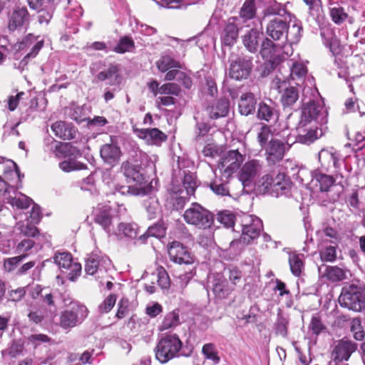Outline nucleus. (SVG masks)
Returning <instances> with one entry per match:
<instances>
[{"label":"nucleus","mask_w":365,"mask_h":365,"mask_svg":"<svg viewBox=\"0 0 365 365\" xmlns=\"http://www.w3.org/2000/svg\"><path fill=\"white\" fill-rule=\"evenodd\" d=\"M327 123V113L319 103L314 100L304 103L296 127V143L304 145L314 143L324 135L327 128H323L322 125Z\"/></svg>","instance_id":"f257e3e1"},{"label":"nucleus","mask_w":365,"mask_h":365,"mask_svg":"<svg viewBox=\"0 0 365 365\" xmlns=\"http://www.w3.org/2000/svg\"><path fill=\"white\" fill-rule=\"evenodd\" d=\"M154 351L156 359L161 364H165L175 358L191 356L193 347L183 346L179 336L176 334H171L163 336L158 341Z\"/></svg>","instance_id":"f03ea898"},{"label":"nucleus","mask_w":365,"mask_h":365,"mask_svg":"<svg viewBox=\"0 0 365 365\" xmlns=\"http://www.w3.org/2000/svg\"><path fill=\"white\" fill-rule=\"evenodd\" d=\"M259 185L264 192L279 197L282 195H290L292 182L284 172L279 171L274 176L270 173L262 176L259 180Z\"/></svg>","instance_id":"7ed1b4c3"},{"label":"nucleus","mask_w":365,"mask_h":365,"mask_svg":"<svg viewBox=\"0 0 365 365\" xmlns=\"http://www.w3.org/2000/svg\"><path fill=\"white\" fill-rule=\"evenodd\" d=\"M338 300L342 307L357 312H365V287L354 284L345 285Z\"/></svg>","instance_id":"20e7f679"},{"label":"nucleus","mask_w":365,"mask_h":365,"mask_svg":"<svg viewBox=\"0 0 365 365\" xmlns=\"http://www.w3.org/2000/svg\"><path fill=\"white\" fill-rule=\"evenodd\" d=\"M185 221L198 229L210 228L214 222V215L197 202H193L184 214Z\"/></svg>","instance_id":"39448f33"},{"label":"nucleus","mask_w":365,"mask_h":365,"mask_svg":"<svg viewBox=\"0 0 365 365\" xmlns=\"http://www.w3.org/2000/svg\"><path fill=\"white\" fill-rule=\"evenodd\" d=\"M88 309L78 302L71 303L70 307L61 313L60 326L63 329H70L81 324L88 317Z\"/></svg>","instance_id":"423d86ee"},{"label":"nucleus","mask_w":365,"mask_h":365,"mask_svg":"<svg viewBox=\"0 0 365 365\" xmlns=\"http://www.w3.org/2000/svg\"><path fill=\"white\" fill-rule=\"evenodd\" d=\"M239 226L245 242H252L257 239L262 230V221L257 217L244 214L240 216Z\"/></svg>","instance_id":"0eeeda50"},{"label":"nucleus","mask_w":365,"mask_h":365,"mask_svg":"<svg viewBox=\"0 0 365 365\" xmlns=\"http://www.w3.org/2000/svg\"><path fill=\"white\" fill-rule=\"evenodd\" d=\"M90 71L92 76L99 81L109 80L111 85L120 83L121 76L119 74V68L116 65L110 64L108 68H106L105 65L101 61H98L91 64Z\"/></svg>","instance_id":"6e6552de"},{"label":"nucleus","mask_w":365,"mask_h":365,"mask_svg":"<svg viewBox=\"0 0 365 365\" xmlns=\"http://www.w3.org/2000/svg\"><path fill=\"white\" fill-rule=\"evenodd\" d=\"M14 168V173L18 178V183L16 184V188L11 187L10 192L12 190L14 196H12L9 193V196L6 197V202L10 204L12 207H16L19 209H26L33 202L31 198L27 197L24 194L16 192V189H19L22 187L21 179L24 177V174H21L18 165L13 160H8Z\"/></svg>","instance_id":"1a4fd4ad"},{"label":"nucleus","mask_w":365,"mask_h":365,"mask_svg":"<svg viewBox=\"0 0 365 365\" xmlns=\"http://www.w3.org/2000/svg\"><path fill=\"white\" fill-rule=\"evenodd\" d=\"M54 262L61 269L62 272H68V278L70 281H75L81 273V264L73 261L71 253L67 252H58L53 257Z\"/></svg>","instance_id":"9d476101"},{"label":"nucleus","mask_w":365,"mask_h":365,"mask_svg":"<svg viewBox=\"0 0 365 365\" xmlns=\"http://www.w3.org/2000/svg\"><path fill=\"white\" fill-rule=\"evenodd\" d=\"M207 289L211 290L219 299L227 298L232 292L227 279L222 273H210L207 276Z\"/></svg>","instance_id":"9b49d317"},{"label":"nucleus","mask_w":365,"mask_h":365,"mask_svg":"<svg viewBox=\"0 0 365 365\" xmlns=\"http://www.w3.org/2000/svg\"><path fill=\"white\" fill-rule=\"evenodd\" d=\"M244 160L243 155L237 150H232L225 153L218 164L220 173L232 177Z\"/></svg>","instance_id":"f8f14e48"},{"label":"nucleus","mask_w":365,"mask_h":365,"mask_svg":"<svg viewBox=\"0 0 365 365\" xmlns=\"http://www.w3.org/2000/svg\"><path fill=\"white\" fill-rule=\"evenodd\" d=\"M263 170V162L252 159L247 161L241 168L238 178L243 188L250 185Z\"/></svg>","instance_id":"ddd939ff"},{"label":"nucleus","mask_w":365,"mask_h":365,"mask_svg":"<svg viewBox=\"0 0 365 365\" xmlns=\"http://www.w3.org/2000/svg\"><path fill=\"white\" fill-rule=\"evenodd\" d=\"M189 196L181 185L173 179L170 187L168 189L167 204L173 210H182L189 200Z\"/></svg>","instance_id":"4468645a"},{"label":"nucleus","mask_w":365,"mask_h":365,"mask_svg":"<svg viewBox=\"0 0 365 365\" xmlns=\"http://www.w3.org/2000/svg\"><path fill=\"white\" fill-rule=\"evenodd\" d=\"M339 155L332 147L322 148L318 153V160L320 163L321 170L329 172L331 169H334V173H340L341 162Z\"/></svg>","instance_id":"2eb2a0df"},{"label":"nucleus","mask_w":365,"mask_h":365,"mask_svg":"<svg viewBox=\"0 0 365 365\" xmlns=\"http://www.w3.org/2000/svg\"><path fill=\"white\" fill-rule=\"evenodd\" d=\"M8 29L10 31L26 28L31 21V16L25 6H16L8 16Z\"/></svg>","instance_id":"dca6fc26"},{"label":"nucleus","mask_w":365,"mask_h":365,"mask_svg":"<svg viewBox=\"0 0 365 365\" xmlns=\"http://www.w3.org/2000/svg\"><path fill=\"white\" fill-rule=\"evenodd\" d=\"M289 145L278 139H271L262 149L265 151L266 159L269 164L279 163L284 156Z\"/></svg>","instance_id":"f3484780"},{"label":"nucleus","mask_w":365,"mask_h":365,"mask_svg":"<svg viewBox=\"0 0 365 365\" xmlns=\"http://www.w3.org/2000/svg\"><path fill=\"white\" fill-rule=\"evenodd\" d=\"M110 264L111 262L108 257L92 253L86 260L85 272L90 275L96 274L98 277H100V274L105 273Z\"/></svg>","instance_id":"a211bd4d"},{"label":"nucleus","mask_w":365,"mask_h":365,"mask_svg":"<svg viewBox=\"0 0 365 365\" xmlns=\"http://www.w3.org/2000/svg\"><path fill=\"white\" fill-rule=\"evenodd\" d=\"M312 181H315L316 185H319V190L324 192H328L335 182L341 187H344L346 179L341 173H335V178H334L331 175L322 173L319 168H318L313 173Z\"/></svg>","instance_id":"6ab92c4d"},{"label":"nucleus","mask_w":365,"mask_h":365,"mask_svg":"<svg viewBox=\"0 0 365 365\" xmlns=\"http://www.w3.org/2000/svg\"><path fill=\"white\" fill-rule=\"evenodd\" d=\"M168 252L170 259L176 264H190L193 262L190 251L180 242L174 241L170 243Z\"/></svg>","instance_id":"aec40b11"},{"label":"nucleus","mask_w":365,"mask_h":365,"mask_svg":"<svg viewBox=\"0 0 365 365\" xmlns=\"http://www.w3.org/2000/svg\"><path fill=\"white\" fill-rule=\"evenodd\" d=\"M252 68V63L250 59L237 58L231 63L229 75L230 78L237 81L246 79L250 76Z\"/></svg>","instance_id":"412c9836"},{"label":"nucleus","mask_w":365,"mask_h":365,"mask_svg":"<svg viewBox=\"0 0 365 365\" xmlns=\"http://www.w3.org/2000/svg\"><path fill=\"white\" fill-rule=\"evenodd\" d=\"M285 47H260L259 53L262 58L269 62L272 67L277 66L280 62L287 59L289 51H284ZM292 50V47H286Z\"/></svg>","instance_id":"4be33fe9"},{"label":"nucleus","mask_w":365,"mask_h":365,"mask_svg":"<svg viewBox=\"0 0 365 365\" xmlns=\"http://www.w3.org/2000/svg\"><path fill=\"white\" fill-rule=\"evenodd\" d=\"M356 349L357 344L355 342L342 339L335 344L331 355L334 361H348Z\"/></svg>","instance_id":"5701e85b"},{"label":"nucleus","mask_w":365,"mask_h":365,"mask_svg":"<svg viewBox=\"0 0 365 365\" xmlns=\"http://www.w3.org/2000/svg\"><path fill=\"white\" fill-rule=\"evenodd\" d=\"M275 88L282 93L281 102L284 106H292L299 98V91L297 87L288 85L286 81L277 78Z\"/></svg>","instance_id":"b1692460"},{"label":"nucleus","mask_w":365,"mask_h":365,"mask_svg":"<svg viewBox=\"0 0 365 365\" xmlns=\"http://www.w3.org/2000/svg\"><path fill=\"white\" fill-rule=\"evenodd\" d=\"M214 173L215 178L208 185L210 190L217 196H231L230 184L232 177L221 173L218 175L216 171Z\"/></svg>","instance_id":"393cba45"},{"label":"nucleus","mask_w":365,"mask_h":365,"mask_svg":"<svg viewBox=\"0 0 365 365\" xmlns=\"http://www.w3.org/2000/svg\"><path fill=\"white\" fill-rule=\"evenodd\" d=\"M91 113V106L86 104L80 106L73 102L64 108L65 116L76 121L78 124L86 122Z\"/></svg>","instance_id":"a878e982"},{"label":"nucleus","mask_w":365,"mask_h":365,"mask_svg":"<svg viewBox=\"0 0 365 365\" xmlns=\"http://www.w3.org/2000/svg\"><path fill=\"white\" fill-rule=\"evenodd\" d=\"M114 211L108 206L100 210L95 216V222L99 225L108 235L115 233L113 225Z\"/></svg>","instance_id":"bb28decb"},{"label":"nucleus","mask_w":365,"mask_h":365,"mask_svg":"<svg viewBox=\"0 0 365 365\" xmlns=\"http://www.w3.org/2000/svg\"><path fill=\"white\" fill-rule=\"evenodd\" d=\"M182 42L184 43L188 44H200V46H210V44H215V41L213 38L207 36L206 34H200L197 36H193L192 38H189L186 40H181L180 38L165 36L162 39L161 43L164 45H171V44H179Z\"/></svg>","instance_id":"cd10ccee"},{"label":"nucleus","mask_w":365,"mask_h":365,"mask_svg":"<svg viewBox=\"0 0 365 365\" xmlns=\"http://www.w3.org/2000/svg\"><path fill=\"white\" fill-rule=\"evenodd\" d=\"M288 17L289 26L287 25V30L286 31V39L287 43L292 46L299 42L302 36L303 29L302 22L297 19L294 16L288 14Z\"/></svg>","instance_id":"c85d7f7f"},{"label":"nucleus","mask_w":365,"mask_h":365,"mask_svg":"<svg viewBox=\"0 0 365 365\" xmlns=\"http://www.w3.org/2000/svg\"><path fill=\"white\" fill-rule=\"evenodd\" d=\"M244 46H276L264 37L261 29H252L242 36Z\"/></svg>","instance_id":"c756f323"},{"label":"nucleus","mask_w":365,"mask_h":365,"mask_svg":"<svg viewBox=\"0 0 365 365\" xmlns=\"http://www.w3.org/2000/svg\"><path fill=\"white\" fill-rule=\"evenodd\" d=\"M287 19L274 18L271 20L266 28L267 35L274 41L279 40L287 30Z\"/></svg>","instance_id":"7c9ffc66"},{"label":"nucleus","mask_w":365,"mask_h":365,"mask_svg":"<svg viewBox=\"0 0 365 365\" xmlns=\"http://www.w3.org/2000/svg\"><path fill=\"white\" fill-rule=\"evenodd\" d=\"M319 274L322 278L336 282L346 278L344 271L336 266H328L322 264L318 267Z\"/></svg>","instance_id":"2f4dec72"},{"label":"nucleus","mask_w":365,"mask_h":365,"mask_svg":"<svg viewBox=\"0 0 365 365\" xmlns=\"http://www.w3.org/2000/svg\"><path fill=\"white\" fill-rule=\"evenodd\" d=\"M55 135L63 140H72L75 138L77 129L71 123L65 121H57L51 125Z\"/></svg>","instance_id":"473e14b6"},{"label":"nucleus","mask_w":365,"mask_h":365,"mask_svg":"<svg viewBox=\"0 0 365 365\" xmlns=\"http://www.w3.org/2000/svg\"><path fill=\"white\" fill-rule=\"evenodd\" d=\"M138 132L140 138L151 145H160L167 139L166 135L158 128H143Z\"/></svg>","instance_id":"72a5a7b5"},{"label":"nucleus","mask_w":365,"mask_h":365,"mask_svg":"<svg viewBox=\"0 0 365 365\" xmlns=\"http://www.w3.org/2000/svg\"><path fill=\"white\" fill-rule=\"evenodd\" d=\"M121 170L125 177L133 182L141 184L145 181V176L138 165H133L129 161H126L123 163Z\"/></svg>","instance_id":"f704fd0d"},{"label":"nucleus","mask_w":365,"mask_h":365,"mask_svg":"<svg viewBox=\"0 0 365 365\" xmlns=\"http://www.w3.org/2000/svg\"><path fill=\"white\" fill-rule=\"evenodd\" d=\"M329 16L332 21L338 26L342 25L346 22H348L349 24H353L355 22V19L349 16L345 11L344 7L339 5L329 8Z\"/></svg>","instance_id":"c9c22d12"},{"label":"nucleus","mask_w":365,"mask_h":365,"mask_svg":"<svg viewBox=\"0 0 365 365\" xmlns=\"http://www.w3.org/2000/svg\"><path fill=\"white\" fill-rule=\"evenodd\" d=\"M229 101L226 99H220L208 106L207 110L210 118L217 119L225 117L229 112Z\"/></svg>","instance_id":"e433bc0d"},{"label":"nucleus","mask_w":365,"mask_h":365,"mask_svg":"<svg viewBox=\"0 0 365 365\" xmlns=\"http://www.w3.org/2000/svg\"><path fill=\"white\" fill-rule=\"evenodd\" d=\"M101 157L107 163L117 162L121 155L120 148L115 144H105L100 150Z\"/></svg>","instance_id":"4c0bfd02"},{"label":"nucleus","mask_w":365,"mask_h":365,"mask_svg":"<svg viewBox=\"0 0 365 365\" xmlns=\"http://www.w3.org/2000/svg\"><path fill=\"white\" fill-rule=\"evenodd\" d=\"M235 19H230L226 24L222 36V46H233L238 38V28Z\"/></svg>","instance_id":"58836bf2"},{"label":"nucleus","mask_w":365,"mask_h":365,"mask_svg":"<svg viewBox=\"0 0 365 365\" xmlns=\"http://www.w3.org/2000/svg\"><path fill=\"white\" fill-rule=\"evenodd\" d=\"M256 104L257 101L253 93H244L239 101V111L242 115H248L255 111Z\"/></svg>","instance_id":"ea45409f"},{"label":"nucleus","mask_w":365,"mask_h":365,"mask_svg":"<svg viewBox=\"0 0 365 365\" xmlns=\"http://www.w3.org/2000/svg\"><path fill=\"white\" fill-rule=\"evenodd\" d=\"M257 1L264 6L263 10V14L264 16L279 15L282 16L284 14L288 16V14H289L285 10V9L280 4L277 3L275 0Z\"/></svg>","instance_id":"a19ab883"},{"label":"nucleus","mask_w":365,"mask_h":365,"mask_svg":"<svg viewBox=\"0 0 365 365\" xmlns=\"http://www.w3.org/2000/svg\"><path fill=\"white\" fill-rule=\"evenodd\" d=\"M143 207L149 219H154L161 213V206L155 196H148L143 201Z\"/></svg>","instance_id":"79ce46f5"},{"label":"nucleus","mask_w":365,"mask_h":365,"mask_svg":"<svg viewBox=\"0 0 365 365\" xmlns=\"http://www.w3.org/2000/svg\"><path fill=\"white\" fill-rule=\"evenodd\" d=\"M330 52L334 56V63L338 68L345 65L344 58L353 53L351 47H329Z\"/></svg>","instance_id":"37998d69"},{"label":"nucleus","mask_w":365,"mask_h":365,"mask_svg":"<svg viewBox=\"0 0 365 365\" xmlns=\"http://www.w3.org/2000/svg\"><path fill=\"white\" fill-rule=\"evenodd\" d=\"M143 189L138 188L133 185H123L121 183H115L113 186V194H119L122 196H136L145 194Z\"/></svg>","instance_id":"c03bdc74"},{"label":"nucleus","mask_w":365,"mask_h":365,"mask_svg":"<svg viewBox=\"0 0 365 365\" xmlns=\"http://www.w3.org/2000/svg\"><path fill=\"white\" fill-rule=\"evenodd\" d=\"M166 234V228L162 223H156L153 226L148 227L147 231L143 235H140L138 239L141 243H145L148 237H153L156 238H162Z\"/></svg>","instance_id":"a18cd8bd"},{"label":"nucleus","mask_w":365,"mask_h":365,"mask_svg":"<svg viewBox=\"0 0 365 365\" xmlns=\"http://www.w3.org/2000/svg\"><path fill=\"white\" fill-rule=\"evenodd\" d=\"M289 324V319L279 311L274 325L275 334L284 338L287 337Z\"/></svg>","instance_id":"49530a36"},{"label":"nucleus","mask_w":365,"mask_h":365,"mask_svg":"<svg viewBox=\"0 0 365 365\" xmlns=\"http://www.w3.org/2000/svg\"><path fill=\"white\" fill-rule=\"evenodd\" d=\"M217 220L225 227H234L240 224V217H237L229 210L220 211L217 215Z\"/></svg>","instance_id":"de8ad7c7"},{"label":"nucleus","mask_w":365,"mask_h":365,"mask_svg":"<svg viewBox=\"0 0 365 365\" xmlns=\"http://www.w3.org/2000/svg\"><path fill=\"white\" fill-rule=\"evenodd\" d=\"M181 186L185 190V192L188 195H193L198 186L195 174L191 172L185 173L184 171V178L182 180V185Z\"/></svg>","instance_id":"09e8293b"},{"label":"nucleus","mask_w":365,"mask_h":365,"mask_svg":"<svg viewBox=\"0 0 365 365\" xmlns=\"http://www.w3.org/2000/svg\"><path fill=\"white\" fill-rule=\"evenodd\" d=\"M257 116L259 119L267 122L277 118V112L274 107L262 102L259 104Z\"/></svg>","instance_id":"8fccbe9b"},{"label":"nucleus","mask_w":365,"mask_h":365,"mask_svg":"<svg viewBox=\"0 0 365 365\" xmlns=\"http://www.w3.org/2000/svg\"><path fill=\"white\" fill-rule=\"evenodd\" d=\"M256 16L255 0H245L240 11V18L243 22L254 19Z\"/></svg>","instance_id":"3c124183"},{"label":"nucleus","mask_w":365,"mask_h":365,"mask_svg":"<svg viewBox=\"0 0 365 365\" xmlns=\"http://www.w3.org/2000/svg\"><path fill=\"white\" fill-rule=\"evenodd\" d=\"M120 235L130 239H136L138 235L139 228L135 223L121 222L118 226Z\"/></svg>","instance_id":"603ef678"},{"label":"nucleus","mask_w":365,"mask_h":365,"mask_svg":"<svg viewBox=\"0 0 365 365\" xmlns=\"http://www.w3.org/2000/svg\"><path fill=\"white\" fill-rule=\"evenodd\" d=\"M289 263L292 273L295 277H299L304 269V262L300 256L295 253L290 254Z\"/></svg>","instance_id":"864d4df0"},{"label":"nucleus","mask_w":365,"mask_h":365,"mask_svg":"<svg viewBox=\"0 0 365 365\" xmlns=\"http://www.w3.org/2000/svg\"><path fill=\"white\" fill-rule=\"evenodd\" d=\"M57 296L52 292H44V294H41V301L44 306L46 307L48 312L51 316L55 314L57 312L56 304Z\"/></svg>","instance_id":"5fc2aeb1"},{"label":"nucleus","mask_w":365,"mask_h":365,"mask_svg":"<svg viewBox=\"0 0 365 365\" xmlns=\"http://www.w3.org/2000/svg\"><path fill=\"white\" fill-rule=\"evenodd\" d=\"M35 225L36 224H33L31 221L26 220V221L18 222L16 227V230L24 235L34 237H36V235L38 232V230Z\"/></svg>","instance_id":"6e6d98bb"},{"label":"nucleus","mask_w":365,"mask_h":365,"mask_svg":"<svg viewBox=\"0 0 365 365\" xmlns=\"http://www.w3.org/2000/svg\"><path fill=\"white\" fill-rule=\"evenodd\" d=\"M51 43V41L45 36L29 34L25 36L20 46H43V44L49 45Z\"/></svg>","instance_id":"4d7b16f0"},{"label":"nucleus","mask_w":365,"mask_h":365,"mask_svg":"<svg viewBox=\"0 0 365 365\" xmlns=\"http://www.w3.org/2000/svg\"><path fill=\"white\" fill-rule=\"evenodd\" d=\"M133 31H135L145 36H151L157 32L156 29L141 23L138 19L133 18L130 20Z\"/></svg>","instance_id":"13d9d810"},{"label":"nucleus","mask_w":365,"mask_h":365,"mask_svg":"<svg viewBox=\"0 0 365 365\" xmlns=\"http://www.w3.org/2000/svg\"><path fill=\"white\" fill-rule=\"evenodd\" d=\"M157 66L161 72H165L173 68H181L180 63L169 56H162L158 61Z\"/></svg>","instance_id":"bf43d9fd"},{"label":"nucleus","mask_w":365,"mask_h":365,"mask_svg":"<svg viewBox=\"0 0 365 365\" xmlns=\"http://www.w3.org/2000/svg\"><path fill=\"white\" fill-rule=\"evenodd\" d=\"M55 9L54 5L45 4V6L36 9L38 13V21L40 24H48L53 17Z\"/></svg>","instance_id":"052dcab7"},{"label":"nucleus","mask_w":365,"mask_h":365,"mask_svg":"<svg viewBox=\"0 0 365 365\" xmlns=\"http://www.w3.org/2000/svg\"><path fill=\"white\" fill-rule=\"evenodd\" d=\"M117 296L115 294H110L98 307V312L101 314H107L115 304Z\"/></svg>","instance_id":"680f3d73"},{"label":"nucleus","mask_w":365,"mask_h":365,"mask_svg":"<svg viewBox=\"0 0 365 365\" xmlns=\"http://www.w3.org/2000/svg\"><path fill=\"white\" fill-rule=\"evenodd\" d=\"M319 256L323 262H334L336 259V246L329 245L319 251Z\"/></svg>","instance_id":"e2e57ef3"},{"label":"nucleus","mask_w":365,"mask_h":365,"mask_svg":"<svg viewBox=\"0 0 365 365\" xmlns=\"http://www.w3.org/2000/svg\"><path fill=\"white\" fill-rule=\"evenodd\" d=\"M27 256L28 254H21L16 257L5 259L4 261L5 270L9 272L14 271Z\"/></svg>","instance_id":"0e129e2a"},{"label":"nucleus","mask_w":365,"mask_h":365,"mask_svg":"<svg viewBox=\"0 0 365 365\" xmlns=\"http://www.w3.org/2000/svg\"><path fill=\"white\" fill-rule=\"evenodd\" d=\"M202 352L206 359L212 360L215 364H218L220 362V359L217 356L216 346L214 344H205L202 346Z\"/></svg>","instance_id":"69168bd1"},{"label":"nucleus","mask_w":365,"mask_h":365,"mask_svg":"<svg viewBox=\"0 0 365 365\" xmlns=\"http://www.w3.org/2000/svg\"><path fill=\"white\" fill-rule=\"evenodd\" d=\"M179 324V314L173 311L168 313L164 318L162 323V329L165 330L175 327Z\"/></svg>","instance_id":"338daca9"},{"label":"nucleus","mask_w":365,"mask_h":365,"mask_svg":"<svg viewBox=\"0 0 365 365\" xmlns=\"http://www.w3.org/2000/svg\"><path fill=\"white\" fill-rule=\"evenodd\" d=\"M271 135L270 127L267 125H262L257 133V140L262 148L268 144Z\"/></svg>","instance_id":"774afa93"}]
</instances>
